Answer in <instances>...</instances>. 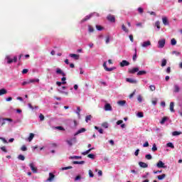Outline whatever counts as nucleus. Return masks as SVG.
Segmentation results:
<instances>
[{
	"mask_svg": "<svg viewBox=\"0 0 182 182\" xmlns=\"http://www.w3.org/2000/svg\"><path fill=\"white\" fill-rule=\"evenodd\" d=\"M66 143L68 144V146H70V147H72V146L76 143V138L73 137L70 139H68L66 141Z\"/></svg>",
	"mask_w": 182,
	"mask_h": 182,
	"instance_id": "4",
	"label": "nucleus"
},
{
	"mask_svg": "<svg viewBox=\"0 0 182 182\" xmlns=\"http://www.w3.org/2000/svg\"><path fill=\"white\" fill-rule=\"evenodd\" d=\"M1 126L2 127L6 124V122H10V123H12V122H14V120L11 118H4V117H0V123H1Z\"/></svg>",
	"mask_w": 182,
	"mask_h": 182,
	"instance_id": "2",
	"label": "nucleus"
},
{
	"mask_svg": "<svg viewBox=\"0 0 182 182\" xmlns=\"http://www.w3.org/2000/svg\"><path fill=\"white\" fill-rule=\"evenodd\" d=\"M56 73L57 75H61V76H66V74L59 68L56 69Z\"/></svg>",
	"mask_w": 182,
	"mask_h": 182,
	"instance_id": "11",
	"label": "nucleus"
},
{
	"mask_svg": "<svg viewBox=\"0 0 182 182\" xmlns=\"http://www.w3.org/2000/svg\"><path fill=\"white\" fill-rule=\"evenodd\" d=\"M172 55H176V56H178L179 55H181V53L174 50L172 52Z\"/></svg>",
	"mask_w": 182,
	"mask_h": 182,
	"instance_id": "59",
	"label": "nucleus"
},
{
	"mask_svg": "<svg viewBox=\"0 0 182 182\" xmlns=\"http://www.w3.org/2000/svg\"><path fill=\"white\" fill-rule=\"evenodd\" d=\"M151 150H152V151H157V146L156 145V144H153Z\"/></svg>",
	"mask_w": 182,
	"mask_h": 182,
	"instance_id": "42",
	"label": "nucleus"
},
{
	"mask_svg": "<svg viewBox=\"0 0 182 182\" xmlns=\"http://www.w3.org/2000/svg\"><path fill=\"white\" fill-rule=\"evenodd\" d=\"M87 157H88L89 159H95V154H90L87 155Z\"/></svg>",
	"mask_w": 182,
	"mask_h": 182,
	"instance_id": "54",
	"label": "nucleus"
},
{
	"mask_svg": "<svg viewBox=\"0 0 182 182\" xmlns=\"http://www.w3.org/2000/svg\"><path fill=\"white\" fill-rule=\"evenodd\" d=\"M162 22L164 25H167L168 23V21L167 20V17L162 18Z\"/></svg>",
	"mask_w": 182,
	"mask_h": 182,
	"instance_id": "28",
	"label": "nucleus"
},
{
	"mask_svg": "<svg viewBox=\"0 0 182 182\" xmlns=\"http://www.w3.org/2000/svg\"><path fill=\"white\" fill-rule=\"evenodd\" d=\"M145 159H146V160H151V159H153V156H151V154H146L145 156Z\"/></svg>",
	"mask_w": 182,
	"mask_h": 182,
	"instance_id": "40",
	"label": "nucleus"
},
{
	"mask_svg": "<svg viewBox=\"0 0 182 182\" xmlns=\"http://www.w3.org/2000/svg\"><path fill=\"white\" fill-rule=\"evenodd\" d=\"M6 60H7V63H9V64L14 63V62L15 63H16V62L18 61V57H16V56H14V59H11V56L7 55V56L6 57Z\"/></svg>",
	"mask_w": 182,
	"mask_h": 182,
	"instance_id": "1",
	"label": "nucleus"
},
{
	"mask_svg": "<svg viewBox=\"0 0 182 182\" xmlns=\"http://www.w3.org/2000/svg\"><path fill=\"white\" fill-rule=\"evenodd\" d=\"M122 31H124V32H126V33H128L129 29H127V28L126 27V26H124V24H122Z\"/></svg>",
	"mask_w": 182,
	"mask_h": 182,
	"instance_id": "30",
	"label": "nucleus"
},
{
	"mask_svg": "<svg viewBox=\"0 0 182 182\" xmlns=\"http://www.w3.org/2000/svg\"><path fill=\"white\" fill-rule=\"evenodd\" d=\"M143 147H149V141H146V142L143 144Z\"/></svg>",
	"mask_w": 182,
	"mask_h": 182,
	"instance_id": "64",
	"label": "nucleus"
},
{
	"mask_svg": "<svg viewBox=\"0 0 182 182\" xmlns=\"http://www.w3.org/2000/svg\"><path fill=\"white\" fill-rule=\"evenodd\" d=\"M89 176L91 178L95 177V175L93 174V172L92 171V170H89Z\"/></svg>",
	"mask_w": 182,
	"mask_h": 182,
	"instance_id": "58",
	"label": "nucleus"
},
{
	"mask_svg": "<svg viewBox=\"0 0 182 182\" xmlns=\"http://www.w3.org/2000/svg\"><path fill=\"white\" fill-rule=\"evenodd\" d=\"M105 110L106 112H112V105H110V104H106L105 105Z\"/></svg>",
	"mask_w": 182,
	"mask_h": 182,
	"instance_id": "10",
	"label": "nucleus"
},
{
	"mask_svg": "<svg viewBox=\"0 0 182 182\" xmlns=\"http://www.w3.org/2000/svg\"><path fill=\"white\" fill-rule=\"evenodd\" d=\"M85 132H86V129L81 128L76 132L75 136H77V134H80V133H85Z\"/></svg>",
	"mask_w": 182,
	"mask_h": 182,
	"instance_id": "19",
	"label": "nucleus"
},
{
	"mask_svg": "<svg viewBox=\"0 0 182 182\" xmlns=\"http://www.w3.org/2000/svg\"><path fill=\"white\" fill-rule=\"evenodd\" d=\"M6 93H8V91L5 88L0 90V96H2V95H6Z\"/></svg>",
	"mask_w": 182,
	"mask_h": 182,
	"instance_id": "22",
	"label": "nucleus"
},
{
	"mask_svg": "<svg viewBox=\"0 0 182 182\" xmlns=\"http://www.w3.org/2000/svg\"><path fill=\"white\" fill-rule=\"evenodd\" d=\"M166 65H167V60L163 59V60H162V62H161V66H162V68H164V66H166Z\"/></svg>",
	"mask_w": 182,
	"mask_h": 182,
	"instance_id": "36",
	"label": "nucleus"
},
{
	"mask_svg": "<svg viewBox=\"0 0 182 182\" xmlns=\"http://www.w3.org/2000/svg\"><path fill=\"white\" fill-rule=\"evenodd\" d=\"M35 82H39V79L29 80V83H35Z\"/></svg>",
	"mask_w": 182,
	"mask_h": 182,
	"instance_id": "62",
	"label": "nucleus"
},
{
	"mask_svg": "<svg viewBox=\"0 0 182 182\" xmlns=\"http://www.w3.org/2000/svg\"><path fill=\"white\" fill-rule=\"evenodd\" d=\"M150 45H151V42H150V41H147L144 42L141 44L142 48H147V46H150Z\"/></svg>",
	"mask_w": 182,
	"mask_h": 182,
	"instance_id": "12",
	"label": "nucleus"
},
{
	"mask_svg": "<svg viewBox=\"0 0 182 182\" xmlns=\"http://www.w3.org/2000/svg\"><path fill=\"white\" fill-rule=\"evenodd\" d=\"M136 72H139V68H129L128 69V73H130L131 75H134Z\"/></svg>",
	"mask_w": 182,
	"mask_h": 182,
	"instance_id": "5",
	"label": "nucleus"
},
{
	"mask_svg": "<svg viewBox=\"0 0 182 182\" xmlns=\"http://www.w3.org/2000/svg\"><path fill=\"white\" fill-rule=\"evenodd\" d=\"M129 65H130V63H129V61L126 60H123L120 63H119V66H121V68H124V66H129Z\"/></svg>",
	"mask_w": 182,
	"mask_h": 182,
	"instance_id": "6",
	"label": "nucleus"
},
{
	"mask_svg": "<svg viewBox=\"0 0 182 182\" xmlns=\"http://www.w3.org/2000/svg\"><path fill=\"white\" fill-rule=\"evenodd\" d=\"M155 26H156V28H157L158 29H160V21H156V22L155 23Z\"/></svg>",
	"mask_w": 182,
	"mask_h": 182,
	"instance_id": "57",
	"label": "nucleus"
},
{
	"mask_svg": "<svg viewBox=\"0 0 182 182\" xmlns=\"http://www.w3.org/2000/svg\"><path fill=\"white\" fill-rule=\"evenodd\" d=\"M137 116L138 117H144V114H143V112H138Z\"/></svg>",
	"mask_w": 182,
	"mask_h": 182,
	"instance_id": "60",
	"label": "nucleus"
},
{
	"mask_svg": "<svg viewBox=\"0 0 182 182\" xmlns=\"http://www.w3.org/2000/svg\"><path fill=\"white\" fill-rule=\"evenodd\" d=\"M89 120H92V115H87V116H86V117H85V122H86V123H88V122H89Z\"/></svg>",
	"mask_w": 182,
	"mask_h": 182,
	"instance_id": "35",
	"label": "nucleus"
},
{
	"mask_svg": "<svg viewBox=\"0 0 182 182\" xmlns=\"http://www.w3.org/2000/svg\"><path fill=\"white\" fill-rule=\"evenodd\" d=\"M110 42V36H107L105 38V43H109Z\"/></svg>",
	"mask_w": 182,
	"mask_h": 182,
	"instance_id": "56",
	"label": "nucleus"
},
{
	"mask_svg": "<svg viewBox=\"0 0 182 182\" xmlns=\"http://www.w3.org/2000/svg\"><path fill=\"white\" fill-rule=\"evenodd\" d=\"M107 19H108L109 22H116V18L112 14L108 15Z\"/></svg>",
	"mask_w": 182,
	"mask_h": 182,
	"instance_id": "8",
	"label": "nucleus"
},
{
	"mask_svg": "<svg viewBox=\"0 0 182 182\" xmlns=\"http://www.w3.org/2000/svg\"><path fill=\"white\" fill-rule=\"evenodd\" d=\"M76 113L77 114L78 117H80V107H77Z\"/></svg>",
	"mask_w": 182,
	"mask_h": 182,
	"instance_id": "44",
	"label": "nucleus"
},
{
	"mask_svg": "<svg viewBox=\"0 0 182 182\" xmlns=\"http://www.w3.org/2000/svg\"><path fill=\"white\" fill-rule=\"evenodd\" d=\"M156 167H158V168H166V166L164 165L163 161H159L156 164Z\"/></svg>",
	"mask_w": 182,
	"mask_h": 182,
	"instance_id": "7",
	"label": "nucleus"
},
{
	"mask_svg": "<svg viewBox=\"0 0 182 182\" xmlns=\"http://www.w3.org/2000/svg\"><path fill=\"white\" fill-rule=\"evenodd\" d=\"M166 146L167 147H171V149H174V145L171 142L166 144Z\"/></svg>",
	"mask_w": 182,
	"mask_h": 182,
	"instance_id": "45",
	"label": "nucleus"
},
{
	"mask_svg": "<svg viewBox=\"0 0 182 182\" xmlns=\"http://www.w3.org/2000/svg\"><path fill=\"white\" fill-rule=\"evenodd\" d=\"M18 160H21V161H23L25 160V156L22 154L18 155Z\"/></svg>",
	"mask_w": 182,
	"mask_h": 182,
	"instance_id": "38",
	"label": "nucleus"
},
{
	"mask_svg": "<svg viewBox=\"0 0 182 182\" xmlns=\"http://www.w3.org/2000/svg\"><path fill=\"white\" fill-rule=\"evenodd\" d=\"M139 166H140L142 168H147L149 167V165L144 162H139Z\"/></svg>",
	"mask_w": 182,
	"mask_h": 182,
	"instance_id": "14",
	"label": "nucleus"
},
{
	"mask_svg": "<svg viewBox=\"0 0 182 182\" xmlns=\"http://www.w3.org/2000/svg\"><path fill=\"white\" fill-rule=\"evenodd\" d=\"M149 89H150L151 92H154V90H156V86L154 85H151L149 86Z\"/></svg>",
	"mask_w": 182,
	"mask_h": 182,
	"instance_id": "39",
	"label": "nucleus"
},
{
	"mask_svg": "<svg viewBox=\"0 0 182 182\" xmlns=\"http://www.w3.org/2000/svg\"><path fill=\"white\" fill-rule=\"evenodd\" d=\"M90 153V149L87 150L86 151H84L82 153V156H86L87 154H89Z\"/></svg>",
	"mask_w": 182,
	"mask_h": 182,
	"instance_id": "50",
	"label": "nucleus"
},
{
	"mask_svg": "<svg viewBox=\"0 0 182 182\" xmlns=\"http://www.w3.org/2000/svg\"><path fill=\"white\" fill-rule=\"evenodd\" d=\"M173 92L175 93H178V92H180V87H178V85H174V90H173Z\"/></svg>",
	"mask_w": 182,
	"mask_h": 182,
	"instance_id": "24",
	"label": "nucleus"
},
{
	"mask_svg": "<svg viewBox=\"0 0 182 182\" xmlns=\"http://www.w3.org/2000/svg\"><path fill=\"white\" fill-rule=\"evenodd\" d=\"M70 58H74L75 60H79V55L77 54H70Z\"/></svg>",
	"mask_w": 182,
	"mask_h": 182,
	"instance_id": "16",
	"label": "nucleus"
},
{
	"mask_svg": "<svg viewBox=\"0 0 182 182\" xmlns=\"http://www.w3.org/2000/svg\"><path fill=\"white\" fill-rule=\"evenodd\" d=\"M95 130H98L100 134H103V130L102 129H99L98 127H95Z\"/></svg>",
	"mask_w": 182,
	"mask_h": 182,
	"instance_id": "48",
	"label": "nucleus"
},
{
	"mask_svg": "<svg viewBox=\"0 0 182 182\" xmlns=\"http://www.w3.org/2000/svg\"><path fill=\"white\" fill-rule=\"evenodd\" d=\"M96 28L97 31H103L102 26L96 25Z\"/></svg>",
	"mask_w": 182,
	"mask_h": 182,
	"instance_id": "51",
	"label": "nucleus"
},
{
	"mask_svg": "<svg viewBox=\"0 0 182 182\" xmlns=\"http://www.w3.org/2000/svg\"><path fill=\"white\" fill-rule=\"evenodd\" d=\"M58 92H59V93H61V95H65V96H68L69 95L68 92H65V91L62 90V88H59Z\"/></svg>",
	"mask_w": 182,
	"mask_h": 182,
	"instance_id": "21",
	"label": "nucleus"
},
{
	"mask_svg": "<svg viewBox=\"0 0 182 182\" xmlns=\"http://www.w3.org/2000/svg\"><path fill=\"white\" fill-rule=\"evenodd\" d=\"M53 178H55V175L52 173H49V177L46 180V181H50V182L53 181Z\"/></svg>",
	"mask_w": 182,
	"mask_h": 182,
	"instance_id": "13",
	"label": "nucleus"
},
{
	"mask_svg": "<svg viewBox=\"0 0 182 182\" xmlns=\"http://www.w3.org/2000/svg\"><path fill=\"white\" fill-rule=\"evenodd\" d=\"M171 45H172V46H176V45H177V41H176V38H172L171 40Z\"/></svg>",
	"mask_w": 182,
	"mask_h": 182,
	"instance_id": "26",
	"label": "nucleus"
},
{
	"mask_svg": "<svg viewBox=\"0 0 182 182\" xmlns=\"http://www.w3.org/2000/svg\"><path fill=\"white\" fill-rule=\"evenodd\" d=\"M70 159L71 160H73V159H75L76 160L79 159H82V156H70Z\"/></svg>",
	"mask_w": 182,
	"mask_h": 182,
	"instance_id": "41",
	"label": "nucleus"
},
{
	"mask_svg": "<svg viewBox=\"0 0 182 182\" xmlns=\"http://www.w3.org/2000/svg\"><path fill=\"white\" fill-rule=\"evenodd\" d=\"M139 153H140V149H136V151H135V152H134V155L135 156H139Z\"/></svg>",
	"mask_w": 182,
	"mask_h": 182,
	"instance_id": "63",
	"label": "nucleus"
},
{
	"mask_svg": "<svg viewBox=\"0 0 182 182\" xmlns=\"http://www.w3.org/2000/svg\"><path fill=\"white\" fill-rule=\"evenodd\" d=\"M92 14H90L88 16H86L82 21L81 22L83 23V22H86V21H89V19H90V18H92Z\"/></svg>",
	"mask_w": 182,
	"mask_h": 182,
	"instance_id": "15",
	"label": "nucleus"
},
{
	"mask_svg": "<svg viewBox=\"0 0 182 182\" xmlns=\"http://www.w3.org/2000/svg\"><path fill=\"white\" fill-rule=\"evenodd\" d=\"M33 137H35V134L30 133V135L28 138V141H31V140H33Z\"/></svg>",
	"mask_w": 182,
	"mask_h": 182,
	"instance_id": "25",
	"label": "nucleus"
},
{
	"mask_svg": "<svg viewBox=\"0 0 182 182\" xmlns=\"http://www.w3.org/2000/svg\"><path fill=\"white\" fill-rule=\"evenodd\" d=\"M102 127H104V129H107L109 127V124L107 122H103Z\"/></svg>",
	"mask_w": 182,
	"mask_h": 182,
	"instance_id": "37",
	"label": "nucleus"
},
{
	"mask_svg": "<svg viewBox=\"0 0 182 182\" xmlns=\"http://www.w3.org/2000/svg\"><path fill=\"white\" fill-rule=\"evenodd\" d=\"M0 149L2 151H4V153H8V151L6 150V146H1Z\"/></svg>",
	"mask_w": 182,
	"mask_h": 182,
	"instance_id": "52",
	"label": "nucleus"
},
{
	"mask_svg": "<svg viewBox=\"0 0 182 182\" xmlns=\"http://www.w3.org/2000/svg\"><path fill=\"white\" fill-rule=\"evenodd\" d=\"M167 122V117H164L161 120L160 123L161 124H164Z\"/></svg>",
	"mask_w": 182,
	"mask_h": 182,
	"instance_id": "34",
	"label": "nucleus"
},
{
	"mask_svg": "<svg viewBox=\"0 0 182 182\" xmlns=\"http://www.w3.org/2000/svg\"><path fill=\"white\" fill-rule=\"evenodd\" d=\"M126 82H128L129 83H137V81L132 78H126Z\"/></svg>",
	"mask_w": 182,
	"mask_h": 182,
	"instance_id": "17",
	"label": "nucleus"
},
{
	"mask_svg": "<svg viewBox=\"0 0 182 182\" xmlns=\"http://www.w3.org/2000/svg\"><path fill=\"white\" fill-rule=\"evenodd\" d=\"M164 45H166V39L163 38L158 41V48L161 49L164 48Z\"/></svg>",
	"mask_w": 182,
	"mask_h": 182,
	"instance_id": "3",
	"label": "nucleus"
},
{
	"mask_svg": "<svg viewBox=\"0 0 182 182\" xmlns=\"http://www.w3.org/2000/svg\"><path fill=\"white\" fill-rule=\"evenodd\" d=\"M158 180H163L166 178V174L163 173L162 175H159L157 176Z\"/></svg>",
	"mask_w": 182,
	"mask_h": 182,
	"instance_id": "32",
	"label": "nucleus"
},
{
	"mask_svg": "<svg viewBox=\"0 0 182 182\" xmlns=\"http://www.w3.org/2000/svg\"><path fill=\"white\" fill-rule=\"evenodd\" d=\"M88 31L90 33L95 32V28H93V27L92 26H88Z\"/></svg>",
	"mask_w": 182,
	"mask_h": 182,
	"instance_id": "43",
	"label": "nucleus"
},
{
	"mask_svg": "<svg viewBox=\"0 0 182 182\" xmlns=\"http://www.w3.org/2000/svg\"><path fill=\"white\" fill-rule=\"evenodd\" d=\"M138 12L139 14H143V12H144V10L143 9V8L139 7V8H138Z\"/></svg>",
	"mask_w": 182,
	"mask_h": 182,
	"instance_id": "55",
	"label": "nucleus"
},
{
	"mask_svg": "<svg viewBox=\"0 0 182 182\" xmlns=\"http://www.w3.org/2000/svg\"><path fill=\"white\" fill-rule=\"evenodd\" d=\"M29 166L31 168V171H33V173H38V168L35 167L33 163L30 164Z\"/></svg>",
	"mask_w": 182,
	"mask_h": 182,
	"instance_id": "9",
	"label": "nucleus"
},
{
	"mask_svg": "<svg viewBox=\"0 0 182 182\" xmlns=\"http://www.w3.org/2000/svg\"><path fill=\"white\" fill-rule=\"evenodd\" d=\"M56 85H57L58 86H62V85H66V82H61L57 81V82H56Z\"/></svg>",
	"mask_w": 182,
	"mask_h": 182,
	"instance_id": "46",
	"label": "nucleus"
},
{
	"mask_svg": "<svg viewBox=\"0 0 182 182\" xmlns=\"http://www.w3.org/2000/svg\"><path fill=\"white\" fill-rule=\"evenodd\" d=\"M73 164H85V161H73Z\"/></svg>",
	"mask_w": 182,
	"mask_h": 182,
	"instance_id": "31",
	"label": "nucleus"
},
{
	"mask_svg": "<svg viewBox=\"0 0 182 182\" xmlns=\"http://www.w3.org/2000/svg\"><path fill=\"white\" fill-rule=\"evenodd\" d=\"M39 119L41 122H43V120H45V116H43L42 114H40Z\"/></svg>",
	"mask_w": 182,
	"mask_h": 182,
	"instance_id": "49",
	"label": "nucleus"
},
{
	"mask_svg": "<svg viewBox=\"0 0 182 182\" xmlns=\"http://www.w3.org/2000/svg\"><path fill=\"white\" fill-rule=\"evenodd\" d=\"M21 150L22 151H26V150H28V149L26 148V146L23 145L21 146Z\"/></svg>",
	"mask_w": 182,
	"mask_h": 182,
	"instance_id": "53",
	"label": "nucleus"
},
{
	"mask_svg": "<svg viewBox=\"0 0 182 182\" xmlns=\"http://www.w3.org/2000/svg\"><path fill=\"white\" fill-rule=\"evenodd\" d=\"M146 73H147V72L146 70H141V71H138L137 75L143 76V75H146Z\"/></svg>",
	"mask_w": 182,
	"mask_h": 182,
	"instance_id": "23",
	"label": "nucleus"
},
{
	"mask_svg": "<svg viewBox=\"0 0 182 182\" xmlns=\"http://www.w3.org/2000/svg\"><path fill=\"white\" fill-rule=\"evenodd\" d=\"M132 59H133L134 62L136 61V59H137V49L136 48H135V53L133 55Z\"/></svg>",
	"mask_w": 182,
	"mask_h": 182,
	"instance_id": "33",
	"label": "nucleus"
},
{
	"mask_svg": "<svg viewBox=\"0 0 182 182\" xmlns=\"http://www.w3.org/2000/svg\"><path fill=\"white\" fill-rule=\"evenodd\" d=\"M72 168H73V166H65V167L60 168V170L61 171H63L65 170H72Z\"/></svg>",
	"mask_w": 182,
	"mask_h": 182,
	"instance_id": "20",
	"label": "nucleus"
},
{
	"mask_svg": "<svg viewBox=\"0 0 182 182\" xmlns=\"http://www.w3.org/2000/svg\"><path fill=\"white\" fill-rule=\"evenodd\" d=\"M117 104L119 105V106H124V105H126V100L118 101Z\"/></svg>",
	"mask_w": 182,
	"mask_h": 182,
	"instance_id": "27",
	"label": "nucleus"
},
{
	"mask_svg": "<svg viewBox=\"0 0 182 182\" xmlns=\"http://www.w3.org/2000/svg\"><path fill=\"white\" fill-rule=\"evenodd\" d=\"M137 100L139 103H141V102H143V97H141V95H138Z\"/></svg>",
	"mask_w": 182,
	"mask_h": 182,
	"instance_id": "47",
	"label": "nucleus"
},
{
	"mask_svg": "<svg viewBox=\"0 0 182 182\" xmlns=\"http://www.w3.org/2000/svg\"><path fill=\"white\" fill-rule=\"evenodd\" d=\"M170 111L172 112V113H174V112H176V110H174V102H171L170 103Z\"/></svg>",
	"mask_w": 182,
	"mask_h": 182,
	"instance_id": "18",
	"label": "nucleus"
},
{
	"mask_svg": "<svg viewBox=\"0 0 182 182\" xmlns=\"http://www.w3.org/2000/svg\"><path fill=\"white\" fill-rule=\"evenodd\" d=\"M55 129H57L58 130L65 131V128H63V127H60V126L56 127Z\"/></svg>",
	"mask_w": 182,
	"mask_h": 182,
	"instance_id": "61",
	"label": "nucleus"
},
{
	"mask_svg": "<svg viewBox=\"0 0 182 182\" xmlns=\"http://www.w3.org/2000/svg\"><path fill=\"white\" fill-rule=\"evenodd\" d=\"M181 134V132L174 131L173 132H172V136H180V134Z\"/></svg>",
	"mask_w": 182,
	"mask_h": 182,
	"instance_id": "29",
	"label": "nucleus"
}]
</instances>
